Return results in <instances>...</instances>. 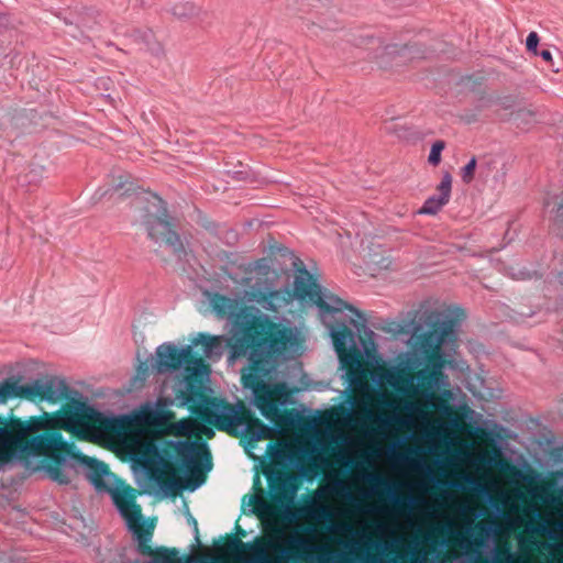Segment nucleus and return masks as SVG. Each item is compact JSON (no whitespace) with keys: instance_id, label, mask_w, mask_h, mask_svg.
<instances>
[{"instance_id":"f257e3e1","label":"nucleus","mask_w":563,"mask_h":563,"mask_svg":"<svg viewBox=\"0 0 563 563\" xmlns=\"http://www.w3.org/2000/svg\"><path fill=\"white\" fill-rule=\"evenodd\" d=\"M210 306L220 319H232L236 339L231 345L228 363L234 364L241 356H247L252 371L243 375V383L252 389L261 413L275 423L294 424L296 415L280 413V407L287 404L284 387L265 383L263 376L273 372L280 361L296 355L299 347L297 331L275 322L265 313L247 308L238 310L236 298L213 294Z\"/></svg>"},{"instance_id":"f03ea898","label":"nucleus","mask_w":563,"mask_h":563,"mask_svg":"<svg viewBox=\"0 0 563 563\" xmlns=\"http://www.w3.org/2000/svg\"><path fill=\"white\" fill-rule=\"evenodd\" d=\"M153 367L159 374L181 369L184 378L176 387L178 406L188 407L201 421L232 437H245L251 442L272 438L273 429L264 426L241 401L231 405L225 399L208 395L210 389L203 379L209 371L202 358L191 355V345L181 349L172 342L158 345Z\"/></svg>"},{"instance_id":"7ed1b4c3","label":"nucleus","mask_w":563,"mask_h":563,"mask_svg":"<svg viewBox=\"0 0 563 563\" xmlns=\"http://www.w3.org/2000/svg\"><path fill=\"white\" fill-rule=\"evenodd\" d=\"M69 394H73V389L58 377L34 379L24 385L20 384V379L11 377L0 384V404L11 398L57 402L69 398ZM63 444V435L55 430V421L47 413L25 420L0 419V464L10 456L46 453L48 450L62 448Z\"/></svg>"},{"instance_id":"20e7f679","label":"nucleus","mask_w":563,"mask_h":563,"mask_svg":"<svg viewBox=\"0 0 563 563\" xmlns=\"http://www.w3.org/2000/svg\"><path fill=\"white\" fill-rule=\"evenodd\" d=\"M362 325L351 319L349 324L342 322L338 329H331V338L347 388L361 391L367 402L375 404L377 412L371 413L369 419L379 434L405 431L415 424L416 417L421 410L415 402L390 397L386 391L368 384L358 357L361 350L357 346V340H361Z\"/></svg>"},{"instance_id":"39448f33","label":"nucleus","mask_w":563,"mask_h":563,"mask_svg":"<svg viewBox=\"0 0 563 563\" xmlns=\"http://www.w3.org/2000/svg\"><path fill=\"white\" fill-rule=\"evenodd\" d=\"M41 455L52 459V463L43 467L52 481L67 485L71 481L73 473L82 474L97 493L110 495L128 530L131 533L135 530L143 516L140 506L135 503L134 490L112 474L103 462L74 452L65 440L62 448L48 450L46 453H23L19 456H10L0 464V468L11 461H24Z\"/></svg>"},{"instance_id":"423d86ee","label":"nucleus","mask_w":563,"mask_h":563,"mask_svg":"<svg viewBox=\"0 0 563 563\" xmlns=\"http://www.w3.org/2000/svg\"><path fill=\"white\" fill-rule=\"evenodd\" d=\"M356 527L331 523L327 533L314 526L288 530L278 527L277 563H357Z\"/></svg>"},{"instance_id":"0eeeda50","label":"nucleus","mask_w":563,"mask_h":563,"mask_svg":"<svg viewBox=\"0 0 563 563\" xmlns=\"http://www.w3.org/2000/svg\"><path fill=\"white\" fill-rule=\"evenodd\" d=\"M292 267L297 272L294 280L296 298L312 303L318 308L320 317L328 327L330 334L331 329H338L342 322L349 324V321L354 319L363 324L361 332L363 331L366 336V342H362L364 351L367 352L368 347L375 349L376 334L366 327L365 319L360 310L324 289L317 278L309 273L299 257L294 260Z\"/></svg>"},{"instance_id":"6e6552de","label":"nucleus","mask_w":563,"mask_h":563,"mask_svg":"<svg viewBox=\"0 0 563 563\" xmlns=\"http://www.w3.org/2000/svg\"><path fill=\"white\" fill-rule=\"evenodd\" d=\"M355 540L357 563H397L405 556L406 563H433L426 544L419 541L406 543L402 538L374 540L369 533L356 528Z\"/></svg>"},{"instance_id":"1a4fd4ad","label":"nucleus","mask_w":563,"mask_h":563,"mask_svg":"<svg viewBox=\"0 0 563 563\" xmlns=\"http://www.w3.org/2000/svg\"><path fill=\"white\" fill-rule=\"evenodd\" d=\"M366 481L372 483V485L364 493V496H376L389 504V506L386 507H369L365 510L368 514H388L398 518H406L410 517L412 510L422 504L420 497L410 493L400 494L397 484L377 474H368Z\"/></svg>"},{"instance_id":"9d476101","label":"nucleus","mask_w":563,"mask_h":563,"mask_svg":"<svg viewBox=\"0 0 563 563\" xmlns=\"http://www.w3.org/2000/svg\"><path fill=\"white\" fill-rule=\"evenodd\" d=\"M440 312H432L428 323L432 329L419 334L415 339V350L422 362L427 363L444 357L442 346L455 344L459 321L454 318L440 320Z\"/></svg>"},{"instance_id":"9b49d317","label":"nucleus","mask_w":563,"mask_h":563,"mask_svg":"<svg viewBox=\"0 0 563 563\" xmlns=\"http://www.w3.org/2000/svg\"><path fill=\"white\" fill-rule=\"evenodd\" d=\"M278 528L266 532L261 540L244 542L230 539L223 547V553L236 563H277Z\"/></svg>"},{"instance_id":"f8f14e48","label":"nucleus","mask_w":563,"mask_h":563,"mask_svg":"<svg viewBox=\"0 0 563 563\" xmlns=\"http://www.w3.org/2000/svg\"><path fill=\"white\" fill-rule=\"evenodd\" d=\"M152 197L156 212H148L143 221L148 238L159 245L165 244L170 247L173 254L179 261L185 260L187 256L185 245L173 229L174 224L172 223L165 202L156 195Z\"/></svg>"},{"instance_id":"ddd939ff","label":"nucleus","mask_w":563,"mask_h":563,"mask_svg":"<svg viewBox=\"0 0 563 563\" xmlns=\"http://www.w3.org/2000/svg\"><path fill=\"white\" fill-rule=\"evenodd\" d=\"M139 463L146 479L153 486L158 487L166 496L185 488V484L180 479H166L167 476L175 477V468L162 457L156 448L147 449L139 457Z\"/></svg>"},{"instance_id":"4468645a","label":"nucleus","mask_w":563,"mask_h":563,"mask_svg":"<svg viewBox=\"0 0 563 563\" xmlns=\"http://www.w3.org/2000/svg\"><path fill=\"white\" fill-rule=\"evenodd\" d=\"M250 296L263 309L272 312L284 311L296 297L295 290L288 287L276 289L272 282H255L250 285Z\"/></svg>"},{"instance_id":"2eb2a0df","label":"nucleus","mask_w":563,"mask_h":563,"mask_svg":"<svg viewBox=\"0 0 563 563\" xmlns=\"http://www.w3.org/2000/svg\"><path fill=\"white\" fill-rule=\"evenodd\" d=\"M479 529L477 534H472L467 540L466 553L471 555L472 563H494L500 550L495 542L496 526L489 523Z\"/></svg>"},{"instance_id":"dca6fc26","label":"nucleus","mask_w":563,"mask_h":563,"mask_svg":"<svg viewBox=\"0 0 563 563\" xmlns=\"http://www.w3.org/2000/svg\"><path fill=\"white\" fill-rule=\"evenodd\" d=\"M177 460L176 463L184 471L186 476L199 472V464L210 460L209 448L202 441H176L174 442Z\"/></svg>"},{"instance_id":"f3484780","label":"nucleus","mask_w":563,"mask_h":563,"mask_svg":"<svg viewBox=\"0 0 563 563\" xmlns=\"http://www.w3.org/2000/svg\"><path fill=\"white\" fill-rule=\"evenodd\" d=\"M79 398L80 394L73 390V394H69V398L66 399L69 401V413L74 420L87 419L110 430H115L121 427L122 418L101 412L81 401Z\"/></svg>"},{"instance_id":"a211bd4d","label":"nucleus","mask_w":563,"mask_h":563,"mask_svg":"<svg viewBox=\"0 0 563 563\" xmlns=\"http://www.w3.org/2000/svg\"><path fill=\"white\" fill-rule=\"evenodd\" d=\"M269 495L273 503L287 508L295 500L297 493L296 476L283 472L267 474Z\"/></svg>"},{"instance_id":"6ab92c4d","label":"nucleus","mask_w":563,"mask_h":563,"mask_svg":"<svg viewBox=\"0 0 563 563\" xmlns=\"http://www.w3.org/2000/svg\"><path fill=\"white\" fill-rule=\"evenodd\" d=\"M174 402L178 404V400L159 398L155 404H146L139 411L137 419L147 426L164 427L174 418V413L168 409Z\"/></svg>"},{"instance_id":"aec40b11","label":"nucleus","mask_w":563,"mask_h":563,"mask_svg":"<svg viewBox=\"0 0 563 563\" xmlns=\"http://www.w3.org/2000/svg\"><path fill=\"white\" fill-rule=\"evenodd\" d=\"M233 344L232 339L225 335H212L206 332H199L191 340V349L194 346L202 345V355L210 361H219L227 347L230 349Z\"/></svg>"},{"instance_id":"412c9836","label":"nucleus","mask_w":563,"mask_h":563,"mask_svg":"<svg viewBox=\"0 0 563 563\" xmlns=\"http://www.w3.org/2000/svg\"><path fill=\"white\" fill-rule=\"evenodd\" d=\"M444 357L426 363V367L419 372L418 382L427 388H441L449 386L448 376L444 374Z\"/></svg>"},{"instance_id":"4be33fe9","label":"nucleus","mask_w":563,"mask_h":563,"mask_svg":"<svg viewBox=\"0 0 563 563\" xmlns=\"http://www.w3.org/2000/svg\"><path fill=\"white\" fill-rule=\"evenodd\" d=\"M452 177L445 173L437 187L438 194L429 197L419 210L420 214L433 216L438 213L450 200Z\"/></svg>"},{"instance_id":"5701e85b","label":"nucleus","mask_w":563,"mask_h":563,"mask_svg":"<svg viewBox=\"0 0 563 563\" xmlns=\"http://www.w3.org/2000/svg\"><path fill=\"white\" fill-rule=\"evenodd\" d=\"M308 511H309V516L313 520H316L318 523L323 525L322 532H325V533H327V528L331 523H350L349 521H344V520H334V518L336 516L335 509L332 506L323 504V503H313L309 507Z\"/></svg>"},{"instance_id":"b1692460","label":"nucleus","mask_w":563,"mask_h":563,"mask_svg":"<svg viewBox=\"0 0 563 563\" xmlns=\"http://www.w3.org/2000/svg\"><path fill=\"white\" fill-rule=\"evenodd\" d=\"M133 41L141 46L142 49L148 51L153 55H161L163 47L154 36L151 30H135L132 33Z\"/></svg>"},{"instance_id":"393cba45","label":"nucleus","mask_w":563,"mask_h":563,"mask_svg":"<svg viewBox=\"0 0 563 563\" xmlns=\"http://www.w3.org/2000/svg\"><path fill=\"white\" fill-rule=\"evenodd\" d=\"M457 489L465 492H483L485 496V500L488 503H493V497L490 493L482 485V483L473 475L463 474L459 476L455 483H453Z\"/></svg>"},{"instance_id":"a878e982","label":"nucleus","mask_w":563,"mask_h":563,"mask_svg":"<svg viewBox=\"0 0 563 563\" xmlns=\"http://www.w3.org/2000/svg\"><path fill=\"white\" fill-rule=\"evenodd\" d=\"M452 394L449 390H445L442 396L435 397L431 400L433 408L440 412L442 416L450 417L453 415V408L448 399Z\"/></svg>"},{"instance_id":"bb28decb","label":"nucleus","mask_w":563,"mask_h":563,"mask_svg":"<svg viewBox=\"0 0 563 563\" xmlns=\"http://www.w3.org/2000/svg\"><path fill=\"white\" fill-rule=\"evenodd\" d=\"M272 448V457L288 462L291 459V449L288 443L268 444Z\"/></svg>"},{"instance_id":"cd10ccee","label":"nucleus","mask_w":563,"mask_h":563,"mask_svg":"<svg viewBox=\"0 0 563 563\" xmlns=\"http://www.w3.org/2000/svg\"><path fill=\"white\" fill-rule=\"evenodd\" d=\"M197 13V8L191 2L178 3L173 7L172 14L178 19H186Z\"/></svg>"},{"instance_id":"c85d7f7f","label":"nucleus","mask_w":563,"mask_h":563,"mask_svg":"<svg viewBox=\"0 0 563 563\" xmlns=\"http://www.w3.org/2000/svg\"><path fill=\"white\" fill-rule=\"evenodd\" d=\"M551 228L558 235L563 238V201L552 212Z\"/></svg>"},{"instance_id":"c756f323","label":"nucleus","mask_w":563,"mask_h":563,"mask_svg":"<svg viewBox=\"0 0 563 563\" xmlns=\"http://www.w3.org/2000/svg\"><path fill=\"white\" fill-rule=\"evenodd\" d=\"M134 541H136L133 538ZM137 545V542H135V547ZM135 552L140 555V558L135 559L134 561H128L125 556V551L122 549V551H110L109 552V560H103L101 563H134L137 560L147 559V556H144L140 554L136 550Z\"/></svg>"},{"instance_id":"7c9ffc66","label":"nucleus","mask_w":563,"mask_h":563,"mask_svg":"<svg viewBox=\"0 0 563 563\" xmlns=\"http://www.w3.org/2000/svg\"><path fill=\"white\" fill-rule=\"evenodd\" d=\"M445 147L443 141H437L432 144L428 161L431 165H438L441 161V152Z\"/></svg>"},{"instance_id":"2f4dec72","label":"nucleus","mask_w":563,"mask_h":563,"mask_svg":"<svg viewBox=\"0 0 563 563\" xmlns=\"http://www.w3.org/2000/svg\"><path fill=\"white\" fill-rule=\"evenodd\" d=\"M42 175H43V168L38 167V168H31L29 173H26L24 176H20L19 177V181L24 185V184H35L37 183L41 178H42Z\"/></svg>"},{"instance_id":"473e14b6","label":"nucleus","mask_w":563,"mask_h":563,"mask_svg":"<svg viewBox=\"0 0 563 563\" xmlns=\"http://www.w3.org/2000/svg\"><path fill=\"white\" fill-rule=\"evenodd\" d=\"M476 168V158L472 157L470 162L462 169V179L465 184H470L474 177V170Z\"/></svg>"},{"instance_id":"72a5a7b5","label":"nucleus","mask_w":563,"mask_h":563,"mask_svg":"<svg viewBox=\"0 0 563 563\" xmlns=\"http://www.w3.org/2000/svg\"><path fill=\"white\" fill-rule=\"evenodd\" d=\"M538 44L539 35L537 34V32H530L526 40L527 49L537 54Z\"/></svg>"},{"instance_id":"f704fd0d","label":"nucleus","mask_w":563,"mask_h":563,"mask_svg":"<svg viewBox=\"0 0 563 563\" xmlns=\"http://www.w3.org/2000/svg\"><path fill=\"white\" fill-rule=\"evenodd\" d=\"M254 269L261 274L266 275L269 273L271 267H269L266 258H260L254 263Z\"/></svg>"},{"instance_id":"c9c22d12","label":"nucleus","mask_w":563,"mask_h":563,"mask_svg":"<svg viewBox=\"0 0 563 563\" xmlns=\"http://www.w3.org/2000/svg\"><path fill=\"white\" fill-rule=\"evenodd\" d=\"M175 428L180 431L183 434H189L191 431V426L188 421L183 420L175 424Z\"/></svg>"},{"instance_id":"e433bc0d","label":"nucleus","mask_w":563,"mask_h":563,"mask_svg":"<svg viewBox=\"0 0 563 563\" xmlns=\"http://www.w3.org/2000/svg\"><path fill=\"white\" fill-rule=\"evenodd\" d=\"M388 528L384 523H378L375 528V532L379 536H384L387 532Z\"/></svg>"},{"instance_id":"4c0bfd02","label":"nucleus","mask_w":563,"mask_h":563,"mask_svg":"<svg viewBox=\"0 0 563 563\" xmlns=\"http://www.w3.org/2000/svg\"><path fill=\"white\" fill-rule=\"evenodd\" d=\"M539 55L544 59L545 62L552 60V54L549 49H543L539 53Z\"/></svg>"},{"instance_id":"58836bf2","label":"nucleus","mask_w":563,"mask_h":563,"mask_svg":"<svg viewBox=\"0 0 563 563\" xmlns=\"http://www.w3.org/2000/svg\"><path fill=\"white\" fill-rule=\"evenodd\" d=\"M191 522L194 525V530H195V533H196V540L197 542H199V538H198V525H197V521L195 518H191Z\"/></svg>"},{"instance_id":"ea45409f","label":"nucleus","mask_w":563,"mask_h":563,"mask_svg":"<svg viewBox=\"0 0 563 563\" xmlns=\"http://www.w3.org/2000/svg\"><path fill=\"white\" fill-rule=\"evenodd\" d=\"M360 402V399L357 397H352L349 401L350 406L354 407L357 406Z\"/></svg>"},{"instance_id":"a19ab883","label":"nucleus","mask_w":563,"mask_h":563,"mask_svg":"<svg viewBox=\"0 0 563 563\" xmlns=\"http://www.w3.org/2000/svg\"><path fill=\"white\" fill-rule=\"evenodd\" d=\"M451 423H452L453 427H456L457 426V419L452 417L451 418Z\"/></svg>"},{"instance_id":"79ce46f5","label":"nucleus","mask_w":563,"mask_h":563,"mask_svg":"<svg viewBox=\"0 0 563 563\" xmlns=\"http://www.w3.org/2000/svg\"><path fill=\"white\" fill-rule=\"evenodd\" d=\"M335 486H336V487H340V488H342V489H344V488H345L342 482H336V483H335Z\"/></svg>"},{"instance_id":"37998d69","label":"nucleus","mask_w":563,"mask_h":563,"mask_svg":"<svg viewBox=\"0 0 563 563\" xmlns=\"http://www.w3.org/2000/svg\"><path fill=\"white\" fill-rule=\"evenodd\" d=\"M199 485H200V483H196V484H194V485H192V487H191V490H195L196 488H198V487H199Z\"/></svg>"}]
</instances>
